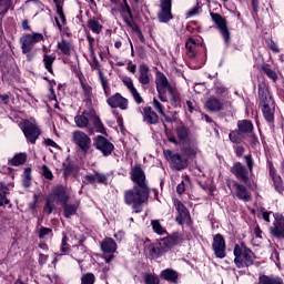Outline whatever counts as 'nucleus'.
I'll use <instances>...</instances> for the list:
<instances>
[{
  "instance_id": "f257e3e1",
  "label": "nucleus",
  "mask_w": 284,
  "mask_h": 284,
  "mask_svg": "<svg viewBox=\"0 0 284 284\" xmlns=\"http://www.w3.org/2000/svg\"><path fill=\"white\" fill-rule=\"evenodd\" d=\"M148 196H150V189L134 186L133 189L125 191L124 201L126 205H131L132 210L139 214L141 207H143V203L148 201Z\"/></svg>"
},
{
  "instance_id": "f03ea898",
  "label": "nucleus",
  "mask_w": 284,
  "mask_h": 284,
  "mask_svg": "<svg viewBox=\"0 0 284 284\" xmlns=\"http://www.w3.org/2000/svg\"><path fill=\"white\" fill-rule=\"evenodd\" d=\"M155 85L160 101H162L163 103H168V94L174 103L179 101V99L174 94V89H172V84H170V82L168 81V77H165L163 72H156Z\"/></svg>"
},
{
  "instance_id": "7ed1b4c3",
  "label": "nucleus",
  "mask_w": 284,
  "mask_h": 284,
  "mask_svg": "<svg viewBox=\"0 0 284 284\" xmlns=\"http://www.w3.org/2000/svg\"><path fill=\"white\" fill-rule=\"evenodd\" d=\"M258 94H260V105L262 108L264 119L268 123H272V121H274V110H275L274 99L272 98V94H270V91L267 90L260 89Z\"/></svg>"
},
{
  "instance_id": "20e7f679",
  "label": "nucleus",
  "mask_w": 284,
  "mask_h": 284,
  "mask_svg": "<svg viewBox=\"0 0 284 284\" xmlns=\"http://www.w3.org/2000/svg\"><path fill=\"white\" fill-rule=\"evenodd\" d=\"M181 243V235L174 234L162 239L159 243H155L151 248L152 256L159 257L163 256L166 252H170L174 245Z\"/></svg>"
},
{
  "instance_id": "39448f33",
  "label": "nucleus",
  "mask_w": 284,
  "mask_h": 284,
  "mask_svg": "<svg viewBox=\"0 0 284 284\" xmlns=\"http://www.w3.org/2000/svg\"><path fill=\"white\" fill-rule=\"evenodd\" d=\"M236 267H250L254 263V253L245 245H235L234 247Z\"/></svg>"
},
{
  "instance_id": "423d86ee",
  "label": "nucleus",
  "mask_w": 284,
  "mask_h": 284,
  "mask_svg": "<svg viewBox=\"0 0 284 284\" xmlns=\"http://www.w3.org/2000/svg\"><path fill=\"white\" fill-rule=\"evenodd\" d=\"M43 41V34L41 33H24L20 37V45L22 50V54H28V52H32V48L37 45V43H41Z\"/></svg>"
},
{
  "instance_id": "0eeeda50",
  "label": "nucleus",
  "mask_w": 284,
  "mask_h": 284,
  "mask_svg": "<svg viewBox=\"0 0 284 284\" xmlns=\"http://www.w3.org/2000/svg\"><path fill=\"white\" fill-rule=\"evenodd\" d=\"M72 142L80 148L84 152V154H88L90 150H92V139L89 138L88 133L75 130L72 132Z\"/></svg>"
},
{
  "instance_id": "6e6552de",
  "label": "nucleus",
  "mask_w": 284,
  "mask_h": 284,
  "mask_svg": "<svg viewBox=\"0 0 284 284\" xmlns=\"http://www.w3.org/2000/svg\"><path fill=\"white\" fill-rule=\"evenodd\" d=\"M21 130L27 139V141H30L32 144L37 143V140L41 135V129L37 125V122H30L26 121L21 125Z\"/></svg>"
},
{
  "instance_id": "1a4fd4ad",
  "label": "nucleus",
  "mask_w": 284,
  "mask_h": 284,
  "mask_svg": "<svg viewBox=\"0 0 284 284\" xmlns=\"http://www.w3.org/2000/svg\"><path fill=\"white\" fill-rule=\"evenodd\" d=\"M164 154L169 163H171L172 168H174V170L181 171L187 168V159L181 156V154L174 153L170 150L165 151Z\"/></svg>"
},
{
  "instance_id": "9d476101",
  "label": "nucleus",
  "mask_w": 284,
  "mask_h": 284,
  "mask_svg": "<svg viewBox=\"0 0 284 284\" xmlns=\"http://www.w3.org/2000/svg\"><path fill=\"white\" fill-rule=\"evenodd\" d=\"M212 21L217 26L225 43H230V30L227 29V21L219 13H211Z\"/></svg>"
},
{
  "instance_id": "9b49d317",
  "label": "nucleus",
  "mask_w": 284,
  "mask_h": 284,
  "mask_svg": "<svg viewBox=\"0 0 284 284\" xmlns=\"http://www.w3.org/2000/svg\"><path fill=\"white\" fill-rule=\"evenodd\" d=\"M158 19L161 23H168L172 19V0H161Z\"/></svg>"
},
{
  "instance_id": "f8f14e48",
  "label": "nucleus",
  "mask_w": 284,
  "mask_h": 284,
  "mask_svg": "<svg viewBox=\"0 0 284 284\" xmlns=\"http://www.w3.org/2000/svg\"><path fill=\"white\" fill-rule=\"evenodd\" d=\"M94 146L97 148V150L102 152L104 156H110V154H112V151L114 150V144H112V142H110L102 135L95 136Z\"/></svg>"
},
{
  "instance_id": "ddd939ff",
  "label": "nucleus",
  "mask_w": 284,
  "mask_h": 284,
  "mask_svg": "<svg viewBox=\"0 0 284 284\" xmlns=\"http://www.w3.org/2000/svg\"><path fill=\"white\" fill-rule=\"evenodd\" d=\"M270 234L275 239H284V217L281 214H275V222L270 227Z\"/></svg>"
},
{
  "instance_id": "4468645a",
  "label": "nucleus",
  "mask_w": 284,
  "mask_h": 284,
  "mask_svg": "<svg viewBox=\"0 0 284 284\" xmlns=\"http://www.w3.org/2000/svg\"><path fill=\"white\" fill-rule=\"evenodd\" d=\"M94 118V110L83 111L82 114L74 116V122L78 128L84 129L90 125V121Z\"/></svg>"
},
{
  "instance_id": "2eb2a0df",
  "label": "nucleus",
  "mask_w": 284,
  "mask_h": 284,
  "mask_svg": "<svg viewBox=\"0 0 284 284\" xmlns=\"http://www.w3.org/2000/svg\"><path fill=\"white\" fill-rule=\"evenodd\" d=\"M131 179L136 184L135 187H148L145 183V172L140 166H135L131 170Z\"/></svg>"
},
{
  "instance_id": "dca6fc26",
  "label": "nucleus",
  "mask_w": 284,
  "mask_h": 284,
  "mask_svg": "<svg viewBox=\"0 0 284 284\" xmlns=\"http://www.w3.org/2000/svg\"><path fill=\"white\" fill-rule=\"evenodd\" d=\"M110 108H119L120 110H128V99L123 98L121 93H115L106 100Z\"/></svg>"
},
{
  "instance_id": "f3484780",
  "label": "nucleus",
  "mask_w": 284,
  "mask_h": 284,
  "mask_svg": "<svg viewBox=\"0 0 284 284\" xmlns=\"http://www.w3.org/2000/svg\"><path fill=\"white\" fill-rule=\"evenodd\" d=\"M213 250L217 258H225V240L223 235L216 234L213 239Z\"/></svg>"
},
{
  "instance_id": "a211bd4d",
  "label": "nucleus",
  "mask_w": 284,
  "mask_h": 284,
  "mask_svg": "<svg viewBox=\"0 0 284 284\" xmlns=\"http://www.w3.org/2000/svg\"><path fill=\"white\" fill-rule=\"evenodd\" d=\"M201 45H203L201 41L190 38L185 42L186 57H189V59H195L196 54H199Z\"/></svg>"
},
{
  "instance_id": "6ab92c4d",
  "label": "nucleus",
  "mask_w": 284,
  "mask_h": 284,
  "mask_svg": "<svg viewBox=\"0 0 284 284\" xmlns=\"http://www.w3.org/2000/svg\"><path fill=\"white\" fill-rule=\"evenodd\" d=\"M204 105L206 110H209L210 112H221V110L225 108V104L223 103V101H221L215 97L209 98Z\"/></svg>"
},
{
  "instance_id": "aec40b11",
  "label": "nucleus",
  "mask_w": 284,
  "mask_h": 284,
  "mask_svg": "<svg viewBox=\"0 0 284 284\" xmlns=\"http://www.w3.org/2000/svg\"><path fill=\"white\" fill-rule=\"evenodd\" d=\"M174 205H175L176 211L179 213V216L176 217V221L180 223V225H182L183 223H185V221H187L190 219V211H187L185 205H183V203H181V201H179V200H176L174 202Z\"/></svg>"
},
{
  "instance_id": "412c9836",
  "label": "nucleus",
  "mask_w": 284,
  "mask_h": 284,
  "mask_svg": "<svg viewBox=\"0 0 284 284\" xmlns=\"http://www.w3.org/2000/svg\"><path fill=\"white\" fill-rule=\"evenodd\" d=\"M123 83L130 90L134 101L136 103H143V98H141V94H139V91H136V88H134V82L129 77L123 78Z\"/></svg>"
},
{
  "instance_id": "4be33fe9",
  "label": "nucleus",
  "mask_w": 284,
  "mask_h": 284,
  "mask_svg": "<svg viewBox=\"0 0 284 284\" xmlns=\"http://www.w3.org/2000/svg\"><path fill=\"white\" fill-rule=\"evenodd\" d=\"M100 247L102 252H105L106 254H114V252H116V242L111 237H106L101 242Z\"/></svg>"
},
{
  "instance_id": "5701e85b",
  "label": "nucleus",
  "mask_w": 284,
  "mask_h": 284,
  "mask_svg": "<svg viewBox=\"0 0 284 284\" xmlns=\"http://www.w3.org/2000/svg\"><path fill=\"white\" fill-rule=\"evenodd\" d=\"M144 121L149 123L150 125H156L159 123V115L154 111H152V108L145 106L144 110Z\"/></svg>"
},
{
  "instance_id": "b1692460",
  "label": "nucleus",
  "mask_w": 284,
  "mask_h": 284,
  "mask_svg": "<svg viewBox=\"0 0 284 284\" xmlns=\"http://www.w3.org/2000/svg\"><path fill=\"white\" fill-rule=\"evenodd\" d=\"M232 172L236 175L237 179H240V181H247V170L245 169V166H243V164L239 162L235 163L232 168Z\"/></svg>"
},
{
  "instance_id": "393cba45",
  "label": "nucleus",
  "mask_w": 284,
  "mask_h": 284,
  "mask_svg": "<svg viewBox=\"0 0 284 284\" xmlns=\"http://www.w3.org/2000/svg\"><path fill=\"white\" fill-rule=\"evenodd\" d=\"M54 196L55 201L58 203H62L63 205H65L68 201H70V196H68L63 186H58L54 189Z\"/></svg>"
},
{
  "instance_id": "a878e982",
  "label": "nucleus",
  "mask_w": 284,
  "mask_h": 284,
  "mask_svg": "<svg viewBox=\"0 0 284 284\" xmlns=\"http://www.w3.org/2000/svg\"><path fill=\"white\" fill-rule=\"evenodd\" d=\"M139 72V83L142 85H148V83H150V68H148L145 64H142L140 65Z\"/></svg>"
},
{
  "instance_id": "bb28decb",
  "label": "nucleus",
  "mask_w": 284,
  "mask_h": 284,
  "mask_svg": "<svg viewBox=\"0 0 284 284\" xmlns=\"http://www.w3.org/2000/svg\"><path fill=\"white\" fill-rule=\"evenodd\" d=\"M270 175L273 180L275 190L277 192H283V181L281 180V175L276 174V171H274V168L270 166Z\"/></svg>"
},
{
  "instance_id": "cd10ccee",
  "label": "nucleus",
  "mask_w": 284,
  "mask_h": 284,
  "mask_svg": "<svg viewBox=\"0 0 284 284\" xmlns=\"http://www.w3.org/2000/svg\"><path fill=\"white\" fill-rule=\"evenodd\" d=\"M237 128L242 134H250L254 130V124L250 120H242L237 122Z\"/></svg>"
},
{
  "instance_id": "c85d7f7f",
  "label": "nucleus",
  "mask_w": 284,
  "mask_h": 284,
  "mask_svg": "<svg viewBox=\"0 0 284 284\" xmlns=\"http://www.w3.org/2000/svg\"><path fill=\"white\" fill-rule=\"evenodd\" d=\"M81 88H82V94H83V99L84 101H92V87H90V84H88V82L81 80Z\"/></svg>"
},
{
  "instance_id": "c756f323",
  "label": "nucleus",
  "mask_w": 284,
  "mask_h": 284,
  "mask_svg": "<svg viewBox=\"0 0 284 284\" xmlns=\"http://www.w3.org/2000/svg\"><path fill=\"white\" fill-rule=\"evenodd\" d=\"M85 179L89 183H108V176H105L103 173L87 175Z\"/></svg>"
},
{
  "instance_id": "7c9ffc66",
  "label": "nucleus",
  "mask_w": 284,
  "mask_h": 284,
  "mask_svg": "<svg viewBox=\"0 0 284 284\" xmlns=\"http://www.w3.org/2000/svg\"><path fill=\"white\" fill-rule=\"evenodd\" d=\"M99 79L105 97H110V94H112V89H110V83L108 82V78H105V75L103 74V71L101 70H99Z\"/></svg>"
},
{
  "instance_id": "2f4dec72",
  "label": "nucleus",
  "mask_w": 284,
  "mask_h": 284,
  "mask_svg": "<svg viewBox=\"0 0 284 284\" xmlns=\"http://www.w3.org/2000/svg\"><path fill=\"white\" fill-rule=\"evenodd\" d=\"M236 196L241 199V201H250L251 196L250 193L247 192V189L241 184H236Z\"/></svg>"
},
{
  "instance_id": "473e14b6",
  "label": "nucleus",
  "mask_w": 284,
  "mask_h": 284,
  "mask_svg": "<svg viewBox=\"0 0 284 284\" xmlns=\"http://www.w3.org/2000/svg\"><path fill=\"white\" fill-rule=\"evenodd\" d=\"M26 159H27L26 154L19 153L16 156H13L11 160H9L8 165L10 168L12 166L18 168V165H23V163H26Z\"/></svg>"
},
{
  "instance_id": "72a5a7b5",
  "label": "nucleus",
  "mask_w": 284,
  "mask_h": 284,
  "mask_svg": "<svg viewBox=\"0 0 284 284\" xmlns=\"http://www.w3.org/2000/svg\"><path fill=\"white\" fill-rule=\"evenodd\" d=\"M161 276L171 283H176V280L179 278V274L170 268L162 271Z\"/></svg>"
},
{
  "instance_id": "f704fd0d",
  "label": "nucleus",
  "mask_w": 284,
  "mask_h": 284,
  "mask_svg": "<svg viewBox=\"0 0 284 284\" xmlns=\"http://www.w3.org/2000/svg\"><path fill=\"white\" fill-rule=\"evenodd\" d=\"M9 191L8 185L0 182V205H8L10 203V200L6 196Z\"/></svg>"
},
{
  "instance_id": "c9c22d12",
  "label": "nucleus",
  "mask_w": 284,
  "mask_h": 284,
  "mask_svg": "<svg viewBox=\"0 0 284 284\" xmlns=\"http://www.w3.org/2000/svg\"><path fill=\"white\" fill-rule=\"evenodd\" d=\"M22 185L23 187H30V185H32V169H24L22 174Z\"/></svg>"
},
{
  "instance_id": "e433bc0d",
  "label": "nucleus",
  "mask_w": 284,
  "mask_h": 284,
  "mask_svg": "<svg viewBox=\"0 0 284 284\" xmlns=\"http://www.w3.org/2000/svg\"><path fill=\"white\" fill-rule=\"evenodd\" d=\"M87 26L89 30H92L95 34H101V31L103 30V26L95 19H90Z\"/></svg>"
},
{
  "instance_id": "4c0bfd02",
  "label": "nucleus",
  "mask_w": 284,
  "mask_h": 284,
  "mask_svg": "<svg viewBox=\"0 0 284 284\" xmlns=\"http://www.w3.org/2000/svg\"><path fill=\"white\" fill-rule=\"evenodd\" d=\"M229 138H230V141H232V143H243V141H245V134L240 130L232 131Z\"/></svg>"
},
{
  "instance_id": "58836bf2",
  "label": "nucleus",
  "mask_w": 284,
  "mask_h": 284,
  "mask_svg": "<svg viewBox=\"0 0 284 284\" xmlns=\"http://www.w3.org/2000/svg\"><path fill=\"white\" fill-rule=\"evenodd\" d=\"M79 209V204H64V216L65 219H72L74 214H77V210Z\"/></svg>"
},
{
  "instance_id": "ea45409f",
  "label": "nucleus",
  "mask_w": 284,
  "mask_h": 284,
  "mask_svg": "<svg viewBox=\"0 0 284 284\" xmlns=\"http://www.w3.org/2000/svg\"><path fill=\"white\" fill-rule=\"evenodd\" d=\"M260 284H283V280L281 277H270L266 275H262L258 278Z\"/></svg>"
},
{
  "instance_id": "a19ab883",
  "label": "nucleus",
  "mask_w": 284,
  "mask_h": 284,
  "mask_svg": "<svg viewBox=\"0 0 284 284\" xmlns=\"http://www.w3.org/2000/svg\"><path fill=\"white\" fill-rule=\"evenodd\" d=\"M153 108L156 110V112H159V114H161V116H163L164 121H166L168 123H172V119L165 115V112L163 111V105H161V102H159V100H153Z\"/></svg>"
},
{
  "instance_id": "79ce46f5",
  "label": "nucleus",
  "mask_w": 284,
  "mask_h": 284,
  "mask_svg": "<svg viewBox=\"0 0 284 284\" xmlns=\"http://www.w3.org/2000/svg\"><path fill=\"white\" fill-rule=\"evenodd\" d=\"M176 136L180 141H187V138L190 136V130L185 126H179L176 130Z\"/></svg>"
},
{
  "instance_id": "37998d69",
  "label": "nucleus",
  "mask_w": 284,
  "mask_h": 284,
  "mask_svg": "<svg viewBox=\"0 0 284 284\" xmlns=\"http://www.w3.org/2000/svg\"><path fill=\"white\" fill-rule=\"evenodd\" d=\"M151 225L155 234H159L160 236H163V234H166L165 227H163V225H161V222H159L158 220H152Z\"/></svg>"
},
{
  "instance_id": "c03bdc74",
  "label": "nucleus",
  "mask_w": 284,
  "mask_h": 284,
  "mask_svg": "<svg viewBox=\"0 0 284 284\" xmlns=\"http://www.w3.org/2000/svg\"><path fill=\"white\" fill-rule=\"evenodd\" d=\"M58 49H60V52H62V54L67 55H70V52H72V45H70V42L65 40L58 42Z\"/></svg>"
},
{
  "instance_id": "a18cd8bd",
  "label": "nucleus",
  "mask_w": 284,
  "mask_h": 284,
  "mask_svg": "<svg viewBox=\"0 0 284 284\" xmlns=\"http://www.w3.org/2000/svg\"><path fill=\"white\" fill-rule=\"evenodd\" d=\"M57 58L54 55H48L44 53L43 55V62H44V68L48 70V72H52V64L54 63V60Z\"/></svg>"
},
{
  "instance_id": "49530a36",
  "label": "nucleus",
  "mask_w": 284,
  "mask_h": 284,
  "mask_svg": "<svg viewBox=\"0 0 284 284\" xmlns=\"http://www.w3.org/2000/svg\"><path fill=\"white\" fill-rule=\"evenodd\" d=\"M10 8H12V0H0V14H8Z\"/></svg>"
},
{
  "instance_id": "de8ad7c7",
  "label": "nucleus",
  "mask_w": 284,
  "mask_h": 284,
  "mask_svg": "<svg viewBox=\"0 0 284 284\" xmlns=\"http://www.w3.org/2000/svg\"><path fill=\"white\" fill-rule=\"evenodd\" d=\"M91 121H93V126L95 128L97 132H100L101 134H103L105 129H103V123L101 122V119H99V116H97L95 112H94V116L92 118Z\"/></svg>"
},
{
  "instance_id": "09e8293b",
  "label": "nucleus",
  "mask_w": 284,
  "mask_h": 284,
  "mask_svg": "<svg viewBox=\"0 0 284 284\" xmlns=\"http://www.w3.org/2000/svg\"><path fill=\"white\" fill-rule=\"evenodd\" d=\"M94 281H97V278L92 273H87L81 277V284H94Z\"/></svg>"
},
{
  "instance_id": "8fccbe9b",
  "label": "nucleus",
  "mask_w": 284,
  "mask_h": 284,
  "mask_svg": "<svg viewBox=\"0 0 284 284\" xmlns=\"http://www.w3.org/2000/svg\"><path fill=\"white\" fill-rule=\"evenodd\" d=\"M183 154L184 156H196V154H199V148L195 145L185 148Z\"/></svg>"
},
{
  "instance_id": "3c124183",
  "label": "nucleus",
  "mask_w": 284,
  "mask_h": 284,
  "mask_svg": "<svg viewBox=\"0 0 284 284\" xmlns=\"http://www.w3.org/2000/svg\"><path fill=\"white\" fill-rule=\"evenodd\" d=\"M144 281L146 284H159V277L152 274H146Z\"/></svg>"
},
{
  "instance_id": "603ef678",
  "label": "nucleus",
  "mask_w": 284,
  "mask_h": 284,
  "mask_svg": "<svg viewBox=\"0 0 284 284\" xmlns=\"http://www.w3.org/2000/svg\"><path fill=\"white\" fill-rule=\"evenodd\" d=\"M263 72L264 74H266V77H268V79H272V81H276V79H278V75L276 74V72H274L270 68H264Z\"/></svg>"
},
{
  "instance_id": "864d4df0",
  "label": "nucleus",
  "mask_w": 284,
  "mask_h": 284,
  "mask_svg": "<svg viewBox=\"0 0 284 284\" xmlns=\"http://www.w3.org/2000/svg\"><path fill=\"white\" fill-rule=\"evenodd\" d=\"M266 45L267 48H270V50H272L275 53L281 52V50L278 49V44H276V42H274V40H266Z\"/></svg>"
},
{
  "instance_id": "5fc2aeb1",
  "label": "nucleus",
  "mask_w": 284,
  "mask_h": 284,
  "mask_svg": "<svg viewBox=\"0 0 284 284\" xmlns=\"http://www.w3.org/2000/svg\"><path fill=\"white\" fill-rule=\"evenodd\" d=\"M49 234H52V229L42 227L39 231V239H45Z\"/></svg>"
},
{
  "instance_id": "6e6d98bb",
  "label": "nucleus",
  "mask_w": 284,
  "mask_h": 284,
  "mask_svg": "<svg viewBox=\"0 0 284 284\" xmlns=\"http://www.w3.org/2000/svg\"><path fill=\"white\" fill-rule=\"evenodd\" d=\"M201 14V8L200 7H193L191 10L187 11L186 17H196Z\"/></svg>"
},
{
  "instance_id": "4d7b16f0",
  "label": "nucleus",
  "mask_w": 284,
  "mask_h": 284,
  "mask_svg": "<svg viewBox=\"0 0 284 284\" xmlns=\"http://www.w3.org/2000/svg\"><path fill=\"white\" fill-rule=\"evenodd\" d=\"M42 174L43 176H45L49 181H52V171H50V169L45 165L42 166Z\"/></svg>"
},
{
  "instance_id": "13d9d810",
  "label": "nucleus",
  "mask_w": 284,
  "mask_h": 284,
  "mask_svg": "<svg viewBox=\"0 0 284 284\" xmlns=\"http://www.w3.org/2000/svg\"><path fill=\"white\" fill-rule=\"evenodd\" d=\"M57 12H58L59 19L62 22V26H65V14L63 13V8L61 6H58Z\"/></svg>"
},
{
  "instance_id": "bf43d9fd",
  "label": "nucleus",
  "mask_w": 284,
  "mask_h": 284,
  "mask_svg": "<svg viewBox=\"0 0 284 284\" xmlns=\"http://www.w3.org/2000/svg\"><path fill=\"white\" fill-rule=\"evenodd\" d=\"M92 61H91V68L92 70H99V60H97V53L93 52V54H91Z\"/></svg>"
},
{
  "instance_id": "052dcab7",
  "label": "nucleus",
  "mask_w": 284,
  "mask_h": 284,
  "mask_svg": "<svg viewBox=\"0 0 284 284\" xmlns=\"http://www.w3.org/2000/svg\"><path fill=\"white\" fill-rule=\"evenodd\" d=\"M122 11L128 12L129 17H132V9H130V4H128V0H123Z\"/></svg>"
},
{
  "instance_id": "680f3d73",
  "label": "nucleus",
  "mask_w": 284,
  "mask_h": 284,
  "mask_svg": "<svg viewBox=\"0 0 284 284\" xmlns=\"http://www.w3.org/2000/svg\"><path fill=\"white\" fill-rule=\"evenodd\" d=\"M88 42H89L90 54H94V38H92L91 36H88Z\"/></svg>"
},
{
  "instance_id": "e2e57ef3",
  "label": "nucleus",
  "mask_w": 284,
  "mask_h": 284,
  "mask_svg": "<svg viewBox=\"0 0 284 284\" xmlns=\"http://www.w3.org/2000/svg\"><path fill=\"white\" fill-rule=\"evenodd\" d=\"M244 159L246 161L248 170H252L254 168V161H252V155H245Z\"/></svg>"
},
{
  "instance_id": "0e129e2a",
  "label": "nucleus",
  "mask_w": 284,
  "mask_h": 284,
  "mask_svg": "<svg viewBox=\"0 0 284 284\" xmlns=\"http://www.w3.org/2000/svg\"><path fill=\"white\" fill-rule=\"evenodd\" d=\"M61 252H68V236L63 235L62 244H61Z\"/></svg>"
},
{
  "instance_id": "69168bd1",
  "label": "nucleus",
  "mask_w": 284,
  "mask_h": 284,
  "mask_svg": "<svg viewBox=\"0 0 284 284\" xmlns=\"http://www.w3.org/2000/svg\"><path fill=\"white\" fill-rule=\"evenodd\" d=\"M52 210H54V206L52 205V203H50V201H47L44 212H47V214H52Z\"/></svg>"
},
{
  "instance_id": "338daca9",
  "label": "nucleus",
  "mask_w": 284,
  "mask_h": 284,
  "mask_svg": "<svg viewBox=\"0 0 284 284\" xmlns=\"http://www.w3.org/2000/svg\"><path fill=\"white\" fill-rule=\"evenodd\" d=\"M176 192L178 194H183V192H185V183L181 182L178 187H176Z\"/></svg>"
},
{
  "instance_id": "774afa93",
  "label": "nucleus",
  "mask_w": 284,
  "mask_h": 284,
  "mask_svg": "<svg viewBox=\"0 0 284 284\" xmlns=\"http://www.w3.org/2000/svg\"><path fill=\"white\" fill-rule=\"evenodd\" d=\"M47 261H48V255L40 254V256H39L40 265H45Z\"/></svg>"
}]
</instances>
